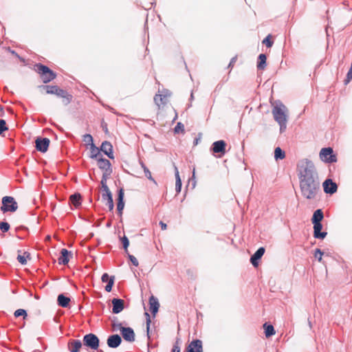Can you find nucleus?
Returning <instances> with one entry per match:
<instances>
[{
    "label": "nucleus",
    "instance_id": "f257e3e1",
    "mask_svg": "<svg viewBox=\"0 0 352 352\" xmlns=\"http://www.w3.org/2000/svg\"><path fill=\"white\" fill-rule=\"evenodd\" d=\"M297 172L302 196L315 199L320 191V184L314 163L307 159L301 160L297 164Z\"/></svg>",
    "mask_w": 352,
    "mask_h": 352
},
{
    "label": "nucleus",
    "instance_id": "f03ea898",
    "mask_svg": "<svg viewBox=\"0 0 352 352\" xmlns=\"http://www.w3.org/2000/svg\"><path fill=\"white\" fill-rule=\"evenodd\" d=\"M274 119L280 125V131L283 132L286 129L287 122V109L282 103L275 105L272 111Z\"/></svg>",
    "mask_w": 352,
    "mask_h": 352
},
{
    "label": "nucleus",
    "instance_id": "7ed1b4c3",
    "mask_svg": "<svg viewBox=\"0 0 352 352\" xmlns=\"http://www.w3.org/2000/svg\"><path fill=\"white\" fill-rule=\"evenodd\" d=\"M35 71L40 75L43 83H48L56 78V74L48 67L41 63L34 65Z\"/></svg>",
    "mask_w": 352,
    "mask_h": 352
},
{
    "label": "nucleus",
    "instance_id": "20e7f679",
    "mask_svg": "<svg viewBox=\"0 0 352 352\" xmlns=\"http://www.w3.org/2000/svg\"><path fill=\"white\" fill-rule=\"evenodd\" d=\"M171 93L166 89L159 91L154 97V101L159 109H164V107L169 102V98Z\"/></svg>",
    "mask_w": 352,
    "mask_h": 352
},
{
    "label": "nucleus",
    "instance_id": "39448f33",
    "mask_svg": "<svg viewBox=\"0 0 352 352\" xmlns=\"http://www.w3.org/2000/svg\"><path fill=\"white\" fill-rule=\"evenodd\" d=\"M18 209V204L14 198L10 196H5L2 198V206L1 210L3 212H14Z\"/></svg>",
    "mask_w": 352,
    "mask_h": 352
},
{
    "label": "nucleus",
    "instance_id": "423d86ee",
    "mask_svg": "<svg viewBox=\"0 0 352 352\" xmlns=\"http://www.w3.org/2000/svg\"><path fill=\"white\" fill-rule=\"evenodd\" d=\"M84 346L91 350H98L99 347L100 340L98 338L94 333H89L83 337Z\"/></svg>",
    "mask_w": 352,
    "mask_h": 352
},
{
    "label": "nucleus",
    "instance_id": "0eeeda50",
    "mask_svg": "<svg viewBox=\"0 0 352 352\" xmlns=\"http://www.w3.org/2000/svg\"><path fill=\"white\" fill-rule=\"evenodd\" d=\"M320 159L327 163H333L337 161V157L333 154V151L331 148H323L320 152Z\"/></svg>",
    "mask_w": 352,
    "mask_h": 352
},
{
    "label": "nucleus",
    "instance_id": "6e6552de",
    "mask_svg": "<svg viewBox=\"0 0 352 352\" xmlns=\"http://www.w3.org/2000/svg\"><path fill=\"white\" fill-rule=\"evenodd\" d=\"M50 142V140L47 138H38L35 141L36 148L38 151L45 153L48 149Z\"/></svg>",
    "mask_w": 352,
    "mask_h": 352
},
{
    "label": "nucleus",
    "instance_id": "1a4fd4ad",
    "mask_svg": "<svg viewBox=\"0 0 352 352\" xmlns=\"http://www.w3.org/2000/svg\"><path fill=\"white\" fill-rule=\"evenodd\" d=\"M186 352H203L202 341L194 340L187 346Z\"/></svg>",
    "mask_w": 352,
    "mask_h": 352
},
{
    "label": "nucleus",
    "instance_id": "9d476101",
    "mask_svg": "<svg viewBox=\"0 0 352 352\" xmlns=\"http://www.w3.org/2000/svg\"><path fill=\"white\" fill-rule=\"evenodd\" d=\"M109 175V173H104L102 175V177L101 182H100L101 186H102V198H105L107 197H109V196L112 195L109 188H108V186L107 185V180Z\"/></svg>",
    "mask_w": 352,
    "mask_h": 352
},
{
    "label": "nucleus",
    "instance_id": "9b49d317",
    "mask_svg": "<svg viewBox=\"0 0 352 352\" xmlns=\"http://www.w3.org/2000/svg\"><path fill=\"white\" fill-rule=\"evenodd\" d=\"M56 96L62 98V102L64 105H68L72 100L73 96L67 91L58 88Z\"/></svg>",
    "mask_w": 352,
    "mask_h": 352
},
{
    "label": "nucleus",
    "instance_id": "f8f14e48",
    "mask_svg": "<svg viewBox=\"0 0 352 352\" xmlns=\"http://www.w3.org/2000/svg\"><path fill=\"white\" fill-rule=\"evenodd\" d=\"M323 188L324 192L327 194H333L337 191V184L331 179H327L323 182Z\"/></svg>",
    "mask_w": 352,
    "mask_h": 352
},
{
    "label": "nucleus",
    "instance_id": "ddd939ff",
    "mask_svg": "<svg viewBox=\"0 0 352 352\" xmlns=\"http://www.w3.org/2000/svg\"><path fill=\"white\" fill-rule=\"evenodd\" d=\"M121 334L126 341L129 342H133L135 341V336L132 328L124 327V329H122Z\"/></svg>",
    "mask_w": 352,
    "mask_h": 352
},
{
    "label": "nucleus",
    "instance_id": "4468645a",
    "mask_svg": "<svg viewBox=\"0 0 352 352\" xmlns=\"http://www.w3.org/2000/svg\"><path fill=\"white\" fill-rule=\"evenodd\" d=\"M112 312L113 314H119L124 308V301L122 299L113 298L112 300Z\"/></svg>",
    "mask_w": 352,
    "mask_h": 352
},
{
    "label": "nucleus",
    "instance_id": "2eb2a0df",
    "mask_svg": "<svg viewBox=\"0 0 352 352\" xmlns=\"http://www.w3.org/2000/svg\"><path fill=\"white\" fill-rule=\"evenodd\" d=\"M314 224V236L316 239H323L326 237L327 233L326 232H321L322 225L321 223H315Z\"/></svg>",
    "mask_w": 352,
    "mask_h": 352
},
{
    "label": "nucleus",
    "instance_id": "dca6fc26",
    "mask_svg": "<svg viewBox=\"0 0 352 352\" xmlns=\"http://www.w3.org/2000/svg\"><path fill=\"white\" fill-rule=\"evenodd\" d=\"M101 280L103 283H107V285L105 287V290L107 292H110L112 289V287L114 284L115 276H109L107 273H104L102 274Z\"/></svg>",
    "mask_w": 352,
    "mask_h": 352
},
{
    "label": "nucleus",
    "instance_id": "f3484780",
    "mask_svg": "<svg viewBox=\"0 0 352 352\" xmlns=\"http://www.w3.org/2000/svg\"><path fill=\"white\" fill-rule=\"evenodd\" d=\"M121 342V337L118 334L110 336L107 340V345L110 348L118 347L120 344Z\"/></svg>",
    "mask_w": 352,
    "mask_h": 352
},
{
    "label": "nucleus",
    "instance_id": "a211bd4d",
    "mask_svg": "<svg viewBox=\"0 0 352 352\" xmlns=\"http://www.w3.org/2000/svg\"><path fill=\"white\" fill-rule=\"evenodd\" d=\"M265 248L261 247L257 250V251L251 256L250 262L254 267H257L258 265V261L261 258L263 255L265 253Z\"/></svg>",
    "mask_w": 352,
    "mask_h": 352
},
{
    "label": "nucleus",
    "instance_id": "6ab92c4d",
    "mask_svg": "<svg viewBox=\"0 0 352 352\" xmlns=\"http://www.w3.org/2000/svg\"><path fill=\"white\" fill-rule=\"evenodd\" d=\"M82 344L79 340H70L67 343V347L70 352H79Z\"/></svg>",
    "mask_w": 352,
    "mask_h": 352
},
{
    "label": "nucleus",
    "instance_id": "aec40b11",
    "mask_svg": "<svg viewBox=\"0 0 352 352\" xmlns=\"http://www.w3.org/2000/svg\"><path fill=\"white\" fill-rule=\"evenodd\" d=\"M226 144L223 140L214 142L212 144V151L214 153L225 154Z\"/></svg>",
    "mask_w": 352,
    "mask_h": 352
},
{
    "label": "nucleus",
    "instance_id": "412c9836",
    "mask_svg": "<svg viewBox=\"0 0 352 352\" xmlns=\"http://www.w3.org/2000/svg\"><path fill=\"white\" fill-rule=\"evenodd\" d=\"M100 150L107 155L109 158H113V146L109 142L104 141L102 143Z\"/></svg>",
    "mask_w": 352,
    "mask_h": 352
},
{
    "label": "nucleus",
    "instance_id": "4be33fe9",
    "mask_svg": "<svg viewBox=\"0 0 352 352\" xmlns=\"http://www.w3.org/2000/svg\"><path fill=\"white\" fill-rule=\"evenodd\" d=\"M149 307L151 312L155 316L158 311L160 304L157 299L153 296H151L149 298Z\"/></svg>",
    "mask_w": 352,
    "mask_h": 352
},
{
    "label": "nucleus",
    "instance_id": "5701e85b",
    "mask_svg": "<svg viewBox=\"0 0 352 352\" xmlns=\"http://www.w3.org/2000/svg\"><path fill=\"white\" fill-rule=\"evenodd\" d=\"M98 166L100 169L104 170V173H109V175L111 174V163L108 160L99 158L98 160Z\"/></svg>",
    "mask_w": 352,
    "mask_h": 352
},
{
    "label": "nucleus",
    "instance_id": "b1692460",
    "mask_svg": "<svg viewBox=\"0 0 352 352\" xmlns=\"http://www.w3.org/2000/svg\"><path fill=\"white\" fill-rule=\"evenodd\" d=\"M124 199V190L123 189H120L118 192V204H117V210L120 215L121 216L122 214V210L124 207V203L123 201Z\"/></svg>",
    "mask_w": 352,
    "mask_h": 352
},
{
    "label": "nucleus",
    "instance_id": "393cba45",
    "mask_svg": "<svg viewBox=\"0 0 352 352\" xmlns=\"http://www.w3.org/2000/svg\"><path fill=\"white\" fill-rule=\"evenodd\" d=\"M69 251L66 249H62L60 251V256L58 258V263L62 265H66L69 262Z\"/></svg>",
    "mask_w": 352,
    "mask_h": 352
},
{
    "label": "nucleus",
    "instance_id": "a878e982",
    "mask_svg": "<svg viewBox=\"0 0 352 352\" xmlns=\"http://www.w3.org/2000/svg\"><path fill=\"white\" fill-rule=\"evenodd\" d=\"M21 251L18 250V256H17V261L21 264V265H26L28 259H30V254L28 252H24L23 254H21Z\"/></svg>",
    "mask_w": 352,
    "mask_h": 352
},
{
    "label": "nucleus",
    "instance_id": "bb28decb",
    "mask_svg": "<svg viewBox=\"0 0 352 352\" xmlns=\"http://www.w3.org/2000/svg\"><path fill=\"white\" fill-rule=\"evenodd\" d=\"M324 215L321 209L316 210L313 214L311 218L312 223H321V221L323 219Z\"/></svg>",
    "mask_w": 352,
    "mask_h": 352
},
{
    "label": "nucleus",
    "instance_id": "cd10ccee",
    "mask_svg": "<svg viewBox=\"0 0 352 352\" xmlns=\"http://www.w3.org/2000/svg\"><path fill=\"white\" fill-rule=\"evenodd\" d=\"M58 305L62 307H67L70 302V298L63 294H60L57 298Z\"/></svg>",
    "mask_w": 352,
    "mask_h": 352
},
{
    "label": "nucleus",
    "instance_id": "c85d7f7f",
    "mask_svg": "<svg viewBox=\"0 0 352 352\" xmlns=\"http://www.w3.org/2000/svg\"><path fill=\"white\" fill-rule=\"evenodd\" d=\"M69 201L76 208L81 204V196L79 193L72 195L69 197Z\"/></svg>",
    "mask_w": 352,
    "mask_h": 352
},
{
    "label": "nucleus",
    "instance_id": "c756f323",
    "mask_svg": "<svg viewBox=\"0 0 352 352\" xmlns=\"http://www.w3.org/2000/svg\"><path fill=\"white\" fill-rule=\"evenodd\" d=\"M266 60L267 57L264 54H261L258 58L257 62V68L258 69L263 70L266 67Z\"/></svg>",
    "mask_w": 352,
    "mask_h": 352
},
{
    "label": "nucleus",
    "instance_id": "7c9ffc66",
    "mask_svg": "<svg viewBox=\"0 0 352 352\" xmlns=\"http://www.w3.org/2000/svg\"><path fill=\"white\" fill-rule=\"evenodd\" d=\"M47 94H56L58 87L56 85H44L41 87Z\"/></svg>",
    "mask_w": 352,
    "mask_h": 352
},
{
    "label": "nucleus",
    "instance_id": "2f4dec72",
    "mask_svg": "<svg viewBox=\"0 0 352 352\" xmlns=\"http://www.w3.org/2000/svg\"><path fill=\"white\" fill-rule=\"evenodd\" d=\"M263 328L267 338H269L276 333L274 327L271 324H267V323H265L263 324Z\"/></svg>",
    "mask_w": 352,
    "mask_h": 352
},
{
    "label": "nucleus",
    "instance_id": "473e14b6",
    "mask_svg": "<svg viewBox=\"0 0 352 352\" xmlns=\"http://www.w3.org/2000/svg\"><path fill=\"white\" fill-rule=\"evenodd\" d=\"M285 157V151H283L280 147H276L274 150V158L278 160H283Z\"/></svg>",
    "mask_w": 352,
    "mask_h": 352
},
{
    "label": "nucleus",
    "instance_id": "72a5a7b5",
    "mask_svg": "<svg viewBox=\"0 0 352 352\" xmlns=\"http://www.w3.org/2000/svg\"><path fill=\"white\" fill-rule=\"evenodd\" d=\"M141 166L144 170L145 177L148 178V179L153 182L155 184H157L155 179L153 178L151 171L148 170V168L145 166L144 163H141Z\"/></svg>",
    "mask_w": 352,
    "mask_h": 352
},
{
    "label": "nucleus",
    "instance_id": "f704fd0d",
    "mask_svg": "<svg viewBox=\"0 0 352 352\" xmlns=\"http://www.w3.org/2000/svg\"><path fill=\"white\" fill-rule=\"evenodd\" d=\"M175 177H176L175 190H176L177 192H179L181 191V188H182V181L179 177V172L177 168H176Z\"/></svg>",
    "mask_w": 352,
    "mask_h": 352
},
{
    "label": "nucleus",
    "instance_id": "c9c22d12",
    "mask_svg": "<svg viewBox=\"0 0 352 352\" xmlns=\"http://www.w3.org/2000/svg\"><path fill=\"white\" fill-rule=\"evenodd\" d=\"M102 200L106 201V205L108 206L110 211L113 210L114 204L112 195L109 197H107L105 198H102Z\"/></svg>",
    "mask_w": 352,
    "mask_h": 352
},
{
    "label": "nucleus",
    "instance_id": "e433bc0d",
    "mask_svg": "<svg viewBox=\"0 0 352 352\" xmlns=\"http://www.w3.org/2000/svg\"><path fill=\"white\" fill-rule=\"evenodd\" d=\"M100 155V151L94 144L91 146V157L97 158Z\"/></svg>",
    "mask_w": 352,
    "mask_h": 352
},
{
    "label": "nucleus",
    "instance_id": "4c0bfd02",
    "mask_svg": "<svg viewBox=\"0 0 352 352\" xmlns=\"http://www.w3.org/2000/svg\"><path fill=\"white\" fill-rule=\"evenodd\" d=\"M15 317L23 316V319H26L28 315L26 311L23 309H19L14 311V314Z\"/></svg>",
    "mask_w": 352,
    "mask_h": 352
},
{
    "label": "nucleus",
    "instance_id": "58836bf2",
    "mask_svg": "<svg viewBox=\"0 0 352 352\" xmlns=\"http://www.w3.org/2000/svg\"><path fill=\"white\" fill-rule=\"evenodd\" d=\"M263 43L265 44L267 47H271L273 45V41L272 40L271 34L267 36L263 41Z\"/></svg>",
    "mask_w": 352,
    "mask_h": 352
},
{
    "label": "nucleus",
    "instance_id": "ea45409f",
    "mask_svg": "<svg viewBox=\"0 0 352 352\" xmlns=\"http://www.w3.org/2000/svg\"><path fill=\"white\" fill-rule=\"evenodd\" d=\"M174 131L175 133H184V126L182 122H178L174 129Z\"/></svg>",
    "mask_w": 352,
    "mask_h": 352
},
{
    "label": "nucleus",
    "instance_id": "a19ab883",
    "mask_svg": "<svg viewBox=\"0 0 352 352\" xmlns=\"http://www.w3.org/2000/svg\"><path fill=\"white\" fill-rule=\"evenodd\" d=\"M10 226L7 222L1 221L0 222V230L3 232H7L10 230Z\"/></svg>",
    "mask_w": 352,
    "mask_h": 352
},
{
    "label": "nucleus",
    "instance_id": "79ce46f5",
    "mask_svg": "<svg viewBox=\"0 0 352 352\" xmlns=\"http://www.w3.org/2000/svg\"><path fill=\"white\" fill-rule=\"evenodd\" d=\"M122 329H124V327L122 326L121 323H120V322H113L112 323V329L113 331H120L121 333Z\"/></svg>",
    "mask_w": 352,
    "mask_h": 352
},
{
    "label": "nucleus",
    "instance_id": "37998d69",
    "mask_svg": "<svg viewBox=\"0 0 352 352\" xmlns=\"http://www.w3.org/2000/svg\"><path fill=\"white\" fill-rule=\"evenodd\" d=\"M121 241H122V245H123V248H124L125 252L126 253H128V247L129 245V241L128 238L126 236H124L121 239Z\"/></svg>",
    "mask_w": 352,
    "mask_h": 352
},
{
    "label": "nucleus",
    "instance_id": "c03bdc74",
    "mask_svg": "<svg viewBox=\"0 0 352 352\" xmlns=\"http://www.w3.org/2000/svg\"><path fill=\"white\" fill-rule=\"evenodd\" d=\"M8 130V127L6 126V121L4 120H0V135Z\"/></svg>",
    "mask_w": 352,
    "mask_h": 352
},
{
    "label": "nucleus",
    "instance_id": "a18cd8bd",
    "mask_svg": "<svg viewBox=\"0 0 352 352\" xmlns=\"http://www.w3.org/2000/svg\"><path fill=\"white\" fill-rule=\"evenodd\" d=\"M83 141L89 144H91V146L93 144V138L89 134H85L83 135Z\"/></svg>",
    "mask_w": 352,
    "mask_h": 352
},
{
    "label": "nucleus",
    "instance_id": "49530a36",
    "mask_svg": "<svg viewBox=\"0 0 352 352\" xmlns=\"http://www.w3.org/2000/svg\"><path fill=\"white\" fill-rule=\"evenodd\" d=\"M323 252L320 249L315 250L314 256L318 258V261L321 262L322 259Z\"/></svg>",
    "mask_w": 352,
    "mask_h": 352
},
{
    "label": "nucleus",
    "instance_id": "de8ad7c7",
    "mask_svg": "<svg viewBox=\"0 0 352 352\" xmlns=\"http://www.w3.org/2000/svg\"><path fill=\"white\" fill-rule=\"evenodd\" d=\"M129 258L133 265H135V267L138 266V265H139L138 261L134 256L129 254Z\"/></svg>",
    "mask_w": 352,
    "mask_h": 352
},
{
    "label": "nucleus",
    "instance_id": "09e8293b",
    "mask_svg": "<svg viewBox=\"0 0 352 352\" xmlns=\"http://www.w3.org/2000/svg\"><path fill=\"white\" fill-rule=\"evenodd\" d=\"M236 60H237V56H235L234 57H233V58L231 59V60H230V63H229V65H228V68H230V69H232L233 68V67H234V64H235V63H236Z\"/></svg>",
    "mask_w": 352,
    "mask_h": 352
},
{
    "label": "nucleus",
    "instance_id": "8fccbe9b",
    "mask_svg": "<svg viewBox=\"0 0 352 352\" xmlns=\"http://www.w3.org/2000/svg\"><path fill=\"white\" fill-rule=\"evenodd\" d=\"M145 316L146 317V329H147V331L148 332L150 323H151V318H150V315L146 312L145 313Z\"/></svg>",
    "mask_w": 352,
    "mask_h": 352
},
{
    "label": "nucleus",
    "instance_id": "3c124183",
    "mask_svg": "<svg viewBox=\"0 0 352 352\" xmlns=\"http://www.w3.org/2000/svg\"><path fill=\"white\" fill-rule=\"evenodd\" d=\"M171 352H180V347L179 346L178 342H176V343L173 345Z\"/></svg>",
    "mask_w": 352,
    "mask_h": 352
},
{
    "label": "nucleus",
    "instance_id": "603ef678",
    "mask_svg": "<svg viewBox=\"0 0 352 352\" xmlns=\"http://www.w3.org/2000/svg\"><path fill=\"white\" fill-rule=\"evenodd\" d=\"M102 128L106 133H108L109 131H108V128H107V124L106 123H104V122L102 123Z\"/></svg>",
    "mask_w": 352,
    "mask_h": 352
},
{
    "label": "nucleus",
    "instance_id": "864d4df0",
    "mask_svg": "<svg viewBox=\"0 0 352 352\" xmlns=\"http://www.w3.org/2000/svg\"><path fill=\"white\" fill-rule=\"evenodd\" d=\"M160 226H161V229H162V230H166V228H167V225H166L165 223H164L163 221H160Z\"/></svg>",
    "mask_w": 352,
    "mask_h": 352
},
{
    "label": "nucleus",
    "instance_id": "5fc2aeb1",
    "mask_svg": "<svg viewBox=\"0 0 352 352\" xmlns=\"http://www.w3.org/2000/svg\"><path fill=\"white\" fill-rule=\"evenodd\" d=\"M3 108L0 107V116H3Z\"/></svg>",
    "mask_w": 352,
    "mask_h": 352
},
{
    "label": "nucleus",
    "instance_id": "6e6d98bb",
    "mask_svg": "<svg viewBox=\"0 0 352 352\" xmlns=\"http://www.w3.org/2000/svg\"><path fill=\"white\" fill-rule=\"evenodd\" d=\"M12 53L13 54H15L16 56H17V54H16L14 51H12Z\"/></svg>",
    "mask_w": 352,
    "mask_h": 352
},
{
    "label": "nucleus",
    "instance_id": "4d7b16f0",
    "mask_svg": "<svg viewBox=\"0 0 352 352\" xmlns=\"http://www.w3.org/2000/svg\"><path fill=\"white\" fill-rule=\"evenodd\" d=\"M148 352H150V351H148Z\"/></svg>",
    "mask_w": 352,
    "mask_h": 352
}]
</instances>
